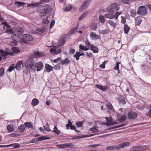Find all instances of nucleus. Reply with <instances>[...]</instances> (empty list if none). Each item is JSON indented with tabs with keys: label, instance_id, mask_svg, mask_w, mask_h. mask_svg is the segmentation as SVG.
Returning <instances> with one entry per match:
<instances>
[{
	"label": "nucleus",
	"instance_id": "nucleus-1",
	"mask_svg": "<svg viewBox=\"0 0 151 151\" xmlns=\"http://www.w3.org/2000/svg\"><path fill=\"white\" fill-rule=\"evenodd\" d=\"M30 58H29L26 61L25 63V66L27 69H30L32 70H35V62L31 56Z\"/></svg>",
	"mask_w": 151,
	"mask_h": 151
},
{
	"label": "nucleus",
	"instance_id": "nucleus-2",
	"mask_svg": "<svg viewBox=\"0 0 151 151\" xmlns=\"http://www.w3.org/2000/svg\"><path fill=\"white\" fill-rule=\"evenodd\" d=\"M119 8V5L116 3H114L107 8V11L109 12L113 13L114 12L118 11Z\"/></svg>",
	"mask_w": 151,
	"mask_h": 151
},
{
	"label": "nucleus",
	"instance_id": "nucleus-3",
	"mask_svg": "<svg viewBox=\"0 0 151 151\" xmlns=\"http://www.w3.org/2000/svg\"><path fill=\"white\" fill-rule=\"evenodd\" d=\"M137 14L142 16H145L147 13L146 7L144 6H141L138 7L137 11Z\"/></svg>",
	"mask_w": 151,
	"mask_h": 151
},
{
	"label": "nucleus",
	"instance_id": "nucleus-4",
	"mask_svg": "<svg viewBox=\"0 0 151 151\" xmlns=\"http://www.w3.org/2000/svg\"><path fill=\"white\" fill-rule=\"evenodd\" d=\"M31 56L33 58H40L44 57L45 56V54L43 52L36 51L34 52V55H31Z\"/></svg>",
	"mask_w": 151,
	"mask_h": 151
},
{
	"label": "nucleus",
	"instance_id": "nucleus-5",
	"mask_svg": "<svg viewBox=\"0 0 151 151\" xmlns=\"http://www.w3.org/2000/svg\"><path fill=\"white\" fill-rule=\"evenodd\" d=\"M89 36L91 39L94 40H99L101 38L100 36L93 32H91L90 33Z\"/></svg>",
	"mask_w": 151,
	"mask_h": 151
},
{
	"label": "nucleus",
	"instance_id": "nucleus-6",
	"mask_svg": "<svg viewBox=\"0 0 151 151\" xmlns=\"http://www.w3.org/2000/svg\"><path fill=\"white\" fill-rule=\"evenodd\" d=\"M42 9L43 10L42 12L44 14H48L51 12L52 9L49 5H47L46 6H44L42 8Z\"/></svg>",
	"mask_w": 151,
	"mask_h": 151
},
{
	"label": "nucleus",
	"instance_id": "nucleus-7",
	"mask_svg": "<svg viewBox=\"0 0 151 151\" xmlns=\"http://www.w3.org/2000/svg\"><path fill=\"white\" fill-rule=\"evenodd\" d=\"M35 69L37 68V71H40L42 70L44 67L43 64L41 61H39L35 64Z\"/></svg>",
	"mask_w": 151,
	"mask_h": 151
},
{
	"label": "nucleus",
	"instance_id": "nucleus-8",
	"mask_svg": "<svg viewBox=\"0 0 151 151\" xmlns=\"http://www.w3.org/2000/svg\"><path fill=\"white\" fill-rule=\"evenodd\" d=\"M128 117L130 119L136 118L137 116V114L134 111H131L128 112L127 114Z\"/></svg>",
	"mask_w": 151,
	"mask_h": 151
},
{
	"label": "nucleus",
	"instance_id": "nucleus-9",
	"mask_svg": "<svg viewBox=\"0 0 151 151\" xmlns=\"http://www.w3.org/2000/svg\"><path fill=\"white\" fill-rule=\"evenodd\" d=\"M90 0H86L80 8V11L81 12L87 8L88 4L90 3Z\"/></svg>",
	"mask_w": 151,
	"mask_h": 151
},
{
	"label": "nucleus",
	"instance_id": "nucleus-10",
	"mask_svg": "<svg viewBox=\"0 0 151 151\" xmlns=\"http://www.w3.org/2000/svg\"><path fill=\"white\" fill-rule=\"evenodd\" d=\"M33 40L32 36L29 34H25L23 36V40L26 42L27 41H32Z\"/></svg>",
	"mask_w": 151,
	"mask_h": 151
},
{
	"label": "nucleus",
	"instance_id": "nucleus-11",
	"mask_svg": "<svg viewBox=\"0 0 151 151\" xmlns=\"http://www.w3.org/2000/svg\"><path fill=\"white\" fill-rule=\"evenodd\" d=\"M118 100L120 103H122V104H126V101L125 100L124 98L121 95H119Z\"/></svg>",
	"mask_w": 151,
	"mask_h": 151
},
{
	"label": "nucleus",
	"instance_id": "nucleus-12",
	"mask_svg": "<svg viewBox=\"0 0 151 151\" xmlns=\"http://www.w3.org/2000/svg\"><path fill=\"white\" fill-rule=\"evenodd\" d=\"M21 65H22V61L20 60L17 62L16 65H15V68L17 70H20L22 69Z\"/></svg>",
	"mask_w": 151,
	"mask_h": 151
},
{
	"label": "nucleus",
	"instance_id": "nucleus-13",
	"mask_svg": "<svg viewBox=\"0 0 151 151\" xmlns=\"http://www.w3.org/2000/svg\"><path fill=\"white\" fill-rule=\"evenodd\" d=\"M131 151H141L142 150V147L140 146H134L131 147Z\"/></svg>",
	"mask_w": 151,
	"mask_h": 151
},
{
	"label": "nucleus",
	"instance_id": "nucleus-14",
	"mask_svg": "<svg viewBox=\"0 0 151 151\" xmlns=\"http://www.w3.org/2000/svg\"><path fill=\"white\" fill-rule=\"evenodd\" d=\"M105 118L106 120L107 125H111L114 124L112 118H109L107 117H106Z\"/></svg>",
	"mask_w": 151,
	"mask_h": 151
},
{
	"label": "nucleus",
	"instance_id": "nucleus-15",
	"mask_svg": "<svg viewBox=\"0 0 151 151\" xmlns=\"http://www.w3.org/2000/svg\"><path fill=\"white\" fill-rule=\"evenodd\" d=\"M130 144V143L129 142H125L119 145L118 146V148L119 149L121 148L124 147H127Z\"/></svg>",
	"mask_w": 151,
	"mask_h": 151
},
{
	"label": "nucleus",
	"instance_id": "nucleus-16",
	"mask_svg": "<svg viewBox=\"0 0 151 151\" xmlns=\"http://www.w3.org/2000/svg\"><path fill=\"white\" fill-rule=\"evenodd\" d=\"M53 69V67L48 64H45V70L47 72H50Z\"/></svg>",
	"mask_w": 151,
	"mask_h": 151
},
{
	"label": "nucleus",
	"instance_id": "nucleus-17",
	"mask_svg": "<svg viewBox=\"0 0 151 151\" xmlns=\"http://www.w3.org/2000/svg\"><path fill=\"white\" fill-rule=\"evenodd\" d=\"M93 135V134H89L88 135H86L84 136H73L72 138V139H76L79 138H83L86 137H91Z\"/></svg>",
	"mask_w": 151,
	"mask_h": 151
},
{
	"label": "nucleus",
	"instance_id": "nucleus-18",
	"mask_svg": "<svg viewBox=\"0 0 151 151\" xmlns=\"http://www.w3.org/2000/svg\"><path fill=\"white\" fill-rule=\"evenodd\" d=\"M135 23L136 25L139 26L141 23L142 20L140 18V17L138 16L135 18Z\"/></svg>",
	"mask_w": 151,
	"mask_h": 151
},
{
	"label": "nucleus",
	"instance_id": "nucleus-19",
	"mask_svg": "<svg viewBox=\"0 0 151 151\" xmlns=\"http://www.w3.org/2000/svg\"><path fill=\"white\" fill-rule=\"evenodd\" d=\"M96 87L100 90L103 91H105L107 89V87L106 86H102L96 84Z\"/></svg>",
	"mask_w": 151,
	"mask_h": 151
},
{
	"label": "nucleus",
	"instance_id": "nucleus-20",
	"mask_svg": "<svg viewBox=\"0 0 151 151\" xmlns=\"http://www.w3.org/2000/svg\"><path fill=\"white\" fill-rule=\"evenodd\" d=\"M66 41L65 38V37L61 38L58 42L59 45L60 46H63L65 44Z\"/></svg>",
	"mask_w": 151,
	"mask_h": 151
},
{
	"label": "nucleus",
	"instance_id": "nucleus-21",
	"mask_svg": "<svg viewBox=\"0 0 151 151\" xmlns=\"http://www.w3.org/2000/svg\"><path fill=\"white\" fill-rule=\"evenodd\" d=\"M7 128L9 132L13 131L14 129V126L12 124H10L7 125Z\"/></svg>",
	"mask_w": 151,
	"mask_h": 151
},
{
	"label": "nucleus",
	"instance_id": "nucleus-22",
	"mask_svg": "<svg viewBox=\"0 0 151 151\" xmlns=\"http://www.w3.org/2000/svg\"><path fill=\"white\" fill-rule=\"evenodd\" d=\"M90 50L95 53H97L99 52V48L96 46H93V45L92 46V47H91L90 48Z\"/></svg>",
	"mask_w": 151,
	"mask_h": 151
},
{
	"label": "nucleus",
	"instance_id": "nucleus-23",
	"mask_svg": "<svg viewBox=\"0 0 151 151\" xmlns=\"http://www.w3.org/2000/svg\"><path fill=\"white\" fill-rule=\"evenodd\" d=\"M106 150H119V148H118V146H110L107 147H106Z\"/></svg>",
	"mask_w": 151,
	"mask_h": 151
},
{
	"label": "nucleus",
	"instance_id": "nucleus-24",
	"mask_svg": "<svg viewBox=\"0 0 151 151\" xmlns=\"http://www.w3.org/2000/svg\"><path fill=\"white\" fill-rule=\"evenodd\" d=\"M130 13L131 16L134 17L136 16L137 13L135 9H132L130 10Z\"/></svg>",
	"mask_w": 151,
	"mask_h": 151
},
{
	"label": "nucleus",
	"instance_id": "nucleus-25",
	"mask_svg": "<svg viewBox=\"0 0 151 151\" xmlns=\"http://www.w3.org/2000/svg\"><path fill=\"white\" fill-rule=\"evenodd\" d=\"M70 60L67 58L65 59L64 60H61L60 63L62 65H67L69 63Z\"/></svg>",
	"mask_w": 151,
	"mask_h": 151
},
{
	"label": "nucleus",
	"instance_id": "nucleus-26",
	"mask_svg": "<svg viewBox=\"0 0 151 151\" xmlns=\"http://www.w3.org/2000/svg\"><path fill=\"white\" fill-rule=\"evenodd\" d=\"M108 23L110 24V25L114 29L115 28L116 26V24L113 21L109 20L108 22Z\"/></svg>",
	"mask_w": 151,
	"mask_h": 151
},
{
	"label": "nucleus",
	"instance_id": "nucleus-27",
	"mask_svg": "<svg viewBox=\"0 0 151 151\" xmlns=\"http://www.w3.org/2000/svg\"><path fill=\"white\" fill-rule=\"evenodd\" d=\"M90 130L93 132H99L98 127L96 126H95L93 128H91Z\"/></svg>",
	"mask_w": 151,
	"mask_h": 151
},
{
	"label": "nucleus",
	"instance_id": "nucleus-28",
	"mask_svg": "<svg viewBox=\"0 0 151 151\" xmlns=\"http://www.w3.org/2000/svg\"><path fill=\"white\" fill-rule=\"evenodd\" d=\"M129 29L130 28L128 27V25L127 24H125L124 27V32L125 34H127L129 32Z\"/></svg>",
	"mask_w": 151,
	"mask_h": 151
},
{
	"label": "nucleus",
	"instance_id": "nucleus-29",
	"mask_svg": "<svg viewBox=\"0 0 151 151\" xmlns=\"http://www.w3.org/2000/svg\"><path fill=\"white\" fill-rule=\"evenodd\" d=\"M125 125L126 124H122L118 126L113 127L110 128H109L108 129V130H111L114 129H117L119 128H121L125 126Z\"/></svg>",
	"mask_w": 151,
	"mask_h": 151
},
{
	"label": "nucleus",
	"instance_id": "nucleus-30",
	"mask_svg": "<svg viewBox=\"0 0 151 151\" xmlns=\"http://www.w3.org/2000/svg\"><path fill=\"white\" fill-rule=\"evenodd\" d=\"M25 125L24 124H21L18 127V130L21 132H23L25 129Z\"/></svg>",
	"mask_w": 151,
	"mask_h": 151
},
{
	"label": "nucleus",
	"instance_id": "nucleus-31",
	"mask_svg": "<svg viewBox=\"0 0 151 151\" xmlns=\"http://www.w3.org/2000/svg\"><path fill=\"white\" fill-rule=\"evenodd\" d=\"M99 19L100 22L102 23H104L105 19L104 16L100 15L99 17Z\"/></svg>",
	"mask_w": 151,
	"mask_h": 151
},
{
	"label": "nucleus",
	"instance_id": "nucleus-32",
	"mask_svg": "<svg viewBox=\"0 0 151 151\" xmlns=\"http://www.w3.org/2000/svg\"><path fill=\"white\" fill-rule=\"evenodd\" d=\"M25 127H27L28 128H33V126L32 125V123L30 122H25L24 123Z\"/></svg>",
	"mask_w": 151,
	"mask_h": 151
},
{
	"label": "nucleus",
	"instance_id": "nucleus-33",
	"mask_svg": "<svg viewBox=\"0 0 151 151\" xmlns=\"http://www.w3.org/2000/svg\"><path fill=\"white\" fill-rule=\"evenodd\" d=\"M105 17L106 18H109L110 19H112L114 17V16L113 14L109 13L105 14Z\"/></svg>",
	"mask_w": 151,
	"mask_h": 151
},
{
	"label": "nucleus",
	"instance_id": "nucleus-34",
	"mask_svg": "<svg viewBox=\"0 0 151 151\" xmlns=\"http://www.w3.org/2000/svg\"><path fill=\"white\" fill-rule=\"evenodd\" d=\"M14 68H15V64H12L10 66L7 70L9 72H10L14 70Z\"/></svg>",
	"mask_w": 151,
	"mask_h": 151
},
{
	"label": "nucleus",
	"instance_id": "nucleus-35",
	"mask_svg": "<svg viewBox=\"0 0 151 151\" xmlns=\"http://www.w3.org/2000/svg\"><path fill=\"white\" fill-rule=\"evenodd\" d=\"M24 3L19 2L16 1L15 3V5H17L18 7H20L24 5Z\"/></svg>",
	"mask_w": 151,
	"mask_h": 151
},
{
	"label": "nucleus",
	"instance_id": "nucleus-36",
	"mask_svg": "<svg viewBox=\"0 0 151 151\" xmlns=\"http://www.w3.org/2000/svg\"><path fill=\"white\" fill-rule=\"evenodd\" d=\"M110 32V30L108 29H106L103 30L102 31H100L99 34H102L103 35H105L106 33H108Z\"/></svg>",
	"mask_w": 151,
	"mask_h": 151
},
{
	"label": "nucleus",
	"instance_id": "nucleus-37",
	"mask_svg": "<svg viewBox=\"0 0 151 151\" xmlns=\"http://www.w3.org/2000/svg\"><path fill=\"white\" fill-rule=\"evenodd\" d=\"M120 64V63L119 62H117L116 63V65L115 66V68H114V69L118 71V74H119L120 73V71L119 70V64Z\"/></svg>",
	"mask_w": 151,
	"mask_h": 151
},
{
	"label": "nucleus",
	"instance_id": "nucleus-38",
	"mask_svg": "<svg viewBox=\"0 0 151 151\" xmlns=\"http://www.w3.org/2000/svg\"><path fill=\"white\" fill-rule=\"evenodd\" d=\"M78 25H77L76 27L73 28L70 30V32L71 34H73L77 32L78 30Z\"/></svg>",
	"mask_w": 151,
	"mask_h": 151
},
{
	"label": "nucleus",
	"instance_id": "nucleus-39",
	"mask_svg": "<svg viewBox=\"0 0 151 151\" xmlns=\"http://www.w3.org/2000/svg\"><path fill=\"white\" fill-rule=\"evenodd\" d=\"M52 131L53 132H54L58 135L61 133L60 132L56 126H55L53 130Z\"/></svg>",
	"mask_w": 151,
	"mask_h": 151
},
{
	"label": "nucleus",
	"instance_id": "nucleus-40",
	"mask_svg": "<svg viewBox=\"0 0 151 151\" xmlns=\"http://www.w3.org/2000/svg\"><path fill=\"white\" fill-rule=\"evenodd\" d=\"M126 116L125 115H123L121 116L119 121L121 122H124L125 121L126 119Z\"/></svg>",
	"mask_w": 151,
	"mask_h": 151
},
{
	"label": "nucleus",
	"instance_id": "nucleus-41",
	"mask_svg": "<svg viewBox=\"0 0 151 151\" xmlns=\"http://www.w3.org/2000/svg\"><path fill=\"white\" fill-rule=\"evenodd\" d=\"M79 48L80 50H82L85 51H87L88 50V49L86 47L82 45H80Z\"/></svg>",
	"mask_w": 151,
	"mask_h": 151
},
{
	"label": "nucleus",
	"instance_id": "nucleus-42",
	"mask_svg": "<svg viewBox=\"0 0 151 151\" xmlns=\"http://www.w3.org/2000/svg\"><path fill=\"white\" fill-rule=\"evenodd\" d=\"M79 53L80 52L77 51L74 55V57L76 58V60L77 61L79 59L80 57L79 55Z\"/></svg>",
	"mask_w": 151,
	"mask_h": 151
},
{
	"label": "nucleus",
	"instance_id": "nucleus-43",
	"mask_svg": "<svg viewBox=\"0 0 151 151\" xmlns=\"http://www.w3.org/2000/svg\"><path fill=\"white\" fill-rule=\"evenodd\" d=\"M39 100L37 99L34 98L32 101L31 104H39Z\"/></svg>",
	"mask_w": 151,
	"mask_h": 151
},
{
	"label": "nucleus",
	"instance_id": "nucleus-44",
	"mask_svg": "<svg viewBox=\"0 0 151 151\" xmlns=\"http://www.w3.org/2000/svg\"><path fill=\"white\" fill-rule=\"evenodd\" d=\"M12 50L15 53H18L20 51L17 47H13L12 48Z\"/></svg>",
	"mask_w": 151,
	"mask_h": 151
},
{
	"label": "nucleus",
	"instance_id": "nucleus-45",
	"mask_svg": "<svg viewBox=\"0 0 151 151\" xmlns=\"http://www.w3.org/2000/svg\"><path fill=\"white\" fill-rule=\"evenodd\" d=\"M106 107L112 111H114V110L113 108L112 104H106Z\"/></svg>",
	"mask_w": 151,
	"mask_h": 151
},
{
	"label": "nucleus",
	"instance_id": "nucleus-46",
	"mask_svg": "<svg viewBox=\"0 0 151 151\" xmlns=\"http://www.w3.org/2000/svg\"><path fill=\"white\" fill-rule=\"evenodd\" d=\"M4 69L3 67H1L0 69V77L2 76L4 74Z\"/></svg>",
	"mask_w": 151,
	"mask_h": 151
},
{
	"label": "nucleus",
	"instance_id": "nucleus-47",
	"mask_svg": "<svg viewBox=\"0 0 151 151\" xmlns=\"http://www.w3.org/2000/svg\"><path fill=\"white\" fill-rule=\"evenodd\" d=\"M37 5V4H28L27 5V7H36Z\"/></svg>",
	"mask_w": 151,
	"mask_h": 151
},
{
	"label": "nucleus",
	"instance_id": "nucleus-48",
	"mask_svg": "<svg viewBox=\"0 0 151 151\" xmlns=\"http://www.w3.org/2000/svg\"><path fill=\"white\" fill-rule=\"evenodd\" d=\"M82 122H76V124L77 127L79 128L82 127Z\"/></svg>",
	"mask_w": 151,
	"mask_h": 151
},
{
	"label": "nucleus",
	"instance_id": "nucleus-49",
	"mask_svg": "<svg viewBox=\"0 0 151 151\" xmlns=\"http://www.w3.org/2000/svg\"><path fill=\"white\" fill-rule=\"evenodd\" d=\"M11 44L12 46H16L17 45V42L16 40H13V41H11Z\"/></svg>",
	"mask_w": 151,
	"mask_h": 151
},
{
	"label": "nucleus",
	"instance_id": "nucleus-50",
	"mask_svg": "<svg viewBox=\"0 0 151 151\" xmlns=\"http://www.w3.org/2000/svg\"><path fill=\"white\" fill-rule=\"evenodd\" d=\"M72 6L70 5H68L66 6V8H64L65 11H68L72 9Z\"/></svg>",
	"mask_w": 151,
	"mask_h": 151
},
{
	"label": "nucleus",
	"instance_id": "nucleus-51",
	"mask_svg": "<svg viewBox=\"0 0 151 151\" xmlns=\"http://www.w3.org/2000/svg\"><path fill=\"white\" fill-rule=\"evenodd\" d=\"M65 144V148L67 147H69L71 148L72 147L73 145V144L71 143H68L66 144Z\"/></svg>",
	"mask_w": 151,
	"mask_h": 151
},
{
	"label": "nucleus",
	"instance_id": "nucleus-52",
	"mask_svg": "<svg viewBox=\"0 0 151 151\" xmlns=\"http://www.w3.org/2000/svg\"><path fill=\"white\" fill-rule=\"evenodd\" d=\"M137 108L140 110H142L144 109V107L142 104H137Z\"/></svg>",
	"mask_w": 151,
	"mask_h": 151
},
{
	"label": "nucleus",
	"instance_id": "nucleus-53",
	"mask_svg": "<svg viewBox=\"0 0 151 151\" xmlns=\"http://www.w3.org/2000/svg\"><path fill=\"white\" fill-rule=\"evenodd\" d=\"M48 17H47L45 19H43L42 22L43 24H47L49 22V21L48 19Z\"/></svg>",
	"mask_w": 151,
	"mask_h": 151
},
{
	"label": "nucleus",
	"instance_id": "nucleus-54",
	"mask_svg": "<svg viewBox=\"0 0 151 151\" xmlns=\"http://www.w3.org/2000/svg\"><path fill=\"white\" fill-rule=\"evenodd\" d=\"M55 50L56 49L55 48H51L50 50V52L52 54H55Z\"/></svg>",
	"mask_w": 151,
	"mask_h": 151
},
{
	"label": "nucleus",
	"instance_id": "nucleus-55",
	"mask_svg": "<svg viewBox=\"0 0 151 151\" xmlns=\"http://www.w3.org/2000/svg\"><path fill=\"white\" fill-rule=\"evenodd\" d=\"M57 146L58 147L61 149H63L65 148V144L58 145H57Z\"/></svg>",
	"mask_w": 151,
	"mask_h": 151
},
{
	"label": "nucleus",
	"instance_id": "nucleus-56",
	"mask_svg": "<svg viewBox=\"0 0 151 151\" xmlns=\"http://www.w3.org/2000/svg\"><path fill=\"white\" fill-rule=\"evenodd\" d=\"M97 24L94 23L92 26V29L93 30H96L97 28Z\"/></svg>",
	"mask_w": 151,
	"mask_h": 151
},
{
	"label": "nucleus",
	"instance_id": "nucleus-57",
	"mask_svg": "<svg viewBox=\"0 0 151 151\" xmlns=\"http://www.w3.org/2000/svg\"><path fill=\"white\" fill-rule=\"evenodd\" d=\"M71 125H72V123L70 121L68 120V124L66 125V127H67V129H69V127H70Z\"/></svg>",
	"mask_w": 151,
	"mask_h": 151
},
{
	"label": "nucleus",
	"instance_id": "nucleus-58",
	"mask_svg": "<svg viewBox=\"0 0 151 151\" xmlns=\"http://www.w3.org/2000/svg\"><path fill=\"white\" fill-rule=\"evenodd\" d=\"M12 38L13 40H15L17 39L18 36H17L15 34H13L11 35Z\"/></svg>",
	"mask_w": 151,
	"mask_h": 151
},
{
	"label": "nucleus",
	"instance_id": "nucleus-59",
	"mask_svg": "<svg viewBox=\"0 0 151 151\" xmlns=\"http://www.w3.org/2000/svg\"><path fill=\"white\" fill-rule=\"evenodd\" d=\"M6 32L9 34H12L13 32L12 29H8L6 30Z\"/></svg>",
	"mask_w": 151,
	"mask_h": 151
},
{
	"label": "nucleus",
	"instance_id": "nucleus-60",
	"mask_svg": "<svg viewBox=\"0 0 151 151\" xmlns=\"http://www.w3.org/2000/svg\"><path fill=\"white\" fill-rule=\"evenodd\" d=\"M38 141H39L46 140V139L45 138V136H42L41 137H38Z\"/></svg>",
	"mask_w": 151,
	"mask_h": 151
},
{
	"label": "nucleus",
	"instance_id": "nucleus-61",
	"mask_svg": "<svg viewBox=\"0 0 151 151\" xmlns=\"http://www.w3.org/2000/svg\"><path fill=\"white\" fill-rule=\"evenodd\" d=\"M122 20L121 21V22L123 24H125L126 23V19L124 18V17L122 16L121 17Z\"/></svg>",
	"mask_w": 151,
	"mask_h": 151
},
{
	"label": "nucleus",
	"instance_id": "nucleus-62",
	"mask_svg": "<svg viewBox=\"0 0 151 151\" xmlns=\"http://www.w3.org/2000/svg\"><path fill=\"white\" fill-rule=\"evenodd\" d=\"M61 60V58H58L57 59H55L53 61V62L57 63H58L59 61H60Z\"/></svg>",
	"mask_w": 151,
	"mask_h": 151
},
{
	"label": "nucleus",
	"instance_id": "nucleus-63",
	"mask_svg": "<svg viewBox=\"0 0 151 151\" xmlns=\"http://www.w3.org/2000/svg\"><path fill=\"white\" fill-rule=\"evenodd\" d=\"M37 30L41 33H43L45 31V30L43 28H38L37 29Z\"/></svg>",
	"mask_w": 151,
	"mask_h": 151
},
{
	"label": "nucleus",
	"instance_id": "nucleus-64",
	"mask_svg": "<svg viewBox=\"0 0 151 151\" xmlns=\"http://www.w3.org/2000/svg\"><path fill=\"white\" fill-rule=\"evenodd\" d=\"M75 52V50L74 49L71 48L70 49L69 53L70 54H73Z\"/></svg>",
	"mask_w": 151,
	"mask_h": 151
}]
</instances>
